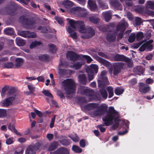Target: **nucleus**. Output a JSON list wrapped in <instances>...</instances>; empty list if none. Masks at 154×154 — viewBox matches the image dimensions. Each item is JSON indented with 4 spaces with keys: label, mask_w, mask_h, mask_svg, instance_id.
I'll return each mask as SVG.
<instances>
[{
    "label": "nucleus",
    "mask_w": 154,
    "mask_h": 154,
    "mask_svg": "<svg viewBox=\"0 0 154 154\" xmlns=\"http://www.w3.org/2000/svg\"><path fill=\"white\" fill-rule=\"evenodd\" d=\"M42 44V43L40 41H35L31 43L30 46V48L31 49H32L35 48L37 46L39 45Z\"/></svg>",
    "instance_id": "31"
},
{
    "label": "nucleus",
    "mask_w": 154,
    "mask_h": 154,
    "mask_svg": "<svg viewBox=\"0 0 154 154\" xmlns=\"http://www.w3.org/2000/svg\"><path fill=\"white\" fill-rule=\"evenodd\" d=\"M29 33V31H19L18 33L19 35L22 37L28 38Z\"/></svg>",
    "instance_id": "33"
},
{
    "label": "nucleus",
    "mask_w": 154,
    "mask_h": 154,
    "mask_svg": "<svg viewBox=\"0 0 154 154\" xmlns=\"http://www.w3.org/2000/svg\"><path fill=\"white\" fill-rule=\"evenodd\" d=\"M54 135L52 134H48L46 136L47 138L50 141L52 140L53 139Z\"/></svg>",
    "instance_id": "62"
},
{
    "label": "nucleus",
    "mask_w": 154,
    "mask_h": 154,
    "mask_svg": "<svg viewBox=\"0 0 154 154\" xmlns=\"http://www.w3.org/2000/svg\"><path fill=\"white\" fill-rule=\"evenodd\" d=\"M9 86L8 85H5L3 87L1 90V95L3 97L5 94L6 92L8 90Z\"/></svg>",
    "instance_id": "35"
},
{
    "label": "nucleus",
    "mask_w": 154,
    "mask_h": 154,
    "mask_svg": "<svg viewBox=\"0 0 154 154\" xmlns=\"http://www.w3.org/2000/svg\"><path fill=\"white\" fill-rule=\"evenodd\" d=\"M67 30L70 33L71 36L73 38L76 39L77 38V35L76 32L73 31V30L69 27Z\"/></svg>",
    "instance_id": "29"
},
{
    "label": "nucleus",
    "mask_w": 154,
    "mask_h": 154,
    "mask_svg": "<svg viewBox=\"0 0 154 154\" xmlns=\"http://www.w3.org/2000/svg\"><path fill=\"white\" fill-rule=\"evenodd\" d=\"M90 66L91 68L93 69L95 73H97L98 71V66L95 64H91Z\"/></svg>",
    "instance_id": "59"
},
{
    "label": "nucleus",
    "mask_w": 154,
    "mask_h": 154,
    "mask_svg": "<svg viewBox=\"0 0 154 154\" xmlns=\"http://www.w3.org/2000/svg\"><path fill=\"white\" fill-rule=\"evenodd\" d=\"M67 58H69L70 60H75L80 59L81 56L71 51H68L66 54Z\"/></svg>",
    "instance_id": "8"
},
{
    "label": "nucleus",
    "mask_w": 154,
    "mask_h": 154,
    "mask_svg": "<svg viewBox=\"0 0 154 154\" xmlns=\"http://www.w3.org/2000/svg\"><path fill=\"white\" fill-rule=\"evenodd\" d=\"M7 96L8 97L2 103L3 106H7L11 103L14 100L16 94L15 91L13 88H11L8 92Z\"/></svg>",
    "instance_id": "4"
},
{
    "label": "nucleus",
    "mask_w": 154,
    "mask_h": 154,
    "mask_svg": "<svg viewBox=\"0 0 154 154\" xmlns=\"http://www.w3.org/2000/svg\"><path fill=\"white\" fill-rule=\"evenodd\" d=\"M54 154H69L68 149L65 147L59 149L54 152Z\"/></svg>",
    "instance_id": "17"
},
{
    "label": "nucleus",
    "mask_w": 154,
    "mask_h": 154,
    "mask_svg": "<svg viewBox=\"0 0 154 154\" xmlns=\"http://www.w3.org/2000/svg\"><path fill=\"white\" fill-rule=\"evenodd\" d=\"M106 108L103 106H100L98 109L93 112L94 115L96 116H100L102 115L105 112Z\"/></svg>",
    "instance_id": "12"
},
{
    "label": "nucleus",
    "mask_w": 154,
    "mask_h": 154,
    "mask_svg": "<svg viewBox=\"0 0 154 154\" xmlns=\"http://www.w3.org/2000/svg\"><path fill=\"white\" fill-rule=\"evenodd\" d=\"M135 24L137 25H139L142 23L141 19L139 17H136L135 18Z\"/></svg>",
    "instance_id": "54"
},
{
    "label": "nucleus",
    "mask_w": 154,
    "mask_h": 154,
    "mask_svg": "<svg viewBox=\"0 0 154 154\" xmlns=\"http://www.w3.org/2000/svg\"><path fill=\"white\" fill-rule=\"evenodd\" d=\"M153 42V40L151 39L147 42L144 44L146 48L148 50H151L152 49L153 45L151 44Z\"/></svg>",
    "instance_id": "27"
},
{
    "label": "nucleus",
    "mask_w": 154,
    "mask_h": 154,
    "mask_svg": "<svg viewBox=\"0 0 154 154\" xmlns=\"http://www.w3.org/2000/svg\"><path fill=\"white\" fill-rule=\"evenodd\" d=\"M69 137H70L73 141L75 142H78L79 140V137L77 136V134H75L72 135V136L69 135Z\"/></svg>",
    "instance_id": "39"
},
{
    "label": "nucleus",
    "mask_w": 154,
    "mask_h": 154,
    "mask_svg": "<svg viewBox=\"0 0 154 154\" xmlns=\"http://www.w3.org/2000/svg\"><path fill=\"white\" fill-rule=\"evenodd\" d=\"M93 57L100 63L106 67L109 66L111 65L109 62L99 57L97 55H94Z\"/></svg>",
    "instance_id": "10"
},
{
    "label": "nucleus",
    "mask_w": 154,
    "mask_h": 154,
    "mask_svg": "<svg viewBox=\"0 0 154 154\" xmlns=\"http://www.w3.org/2000/svg\"><path fill=\"white\" fill-rule=\"evenodd\" d=\"M107 90L108 91L109 94V97H112L113 95V88L111 87H108L107 88Z\"/></svg>",
    "instance_id": "46"
},
{
    "label": "nucleus",
    "mask_w": 154,
    "mask_h": 154,
    "mask_svg": "<svg viewBox=\"0 0 154 154\" xmlns=\"http://www.w3.org/2000/svg\"><path fill=\"white\" fill-rule=\"evenodd\" d=\"M109 3L111 6L118 9L121 10L122 6L118 0H110Z\"/></svg>",
    "instance_id": "15"
},
{
    "label": "nucleus",
    "mask_w": 154,
    "mask_h": 154,
    "mask_svg": "<svg viewBox=\"0 0 154 154\" xmlns=\"http://www.w3.org/2000/svg\"><path fill=\"white\" fill-rule=\"evenodd\" d=\"M79 91L83 94H85L88 96H91L94 93L93 91L92 90L82 86L80 87Z\"/></svg>",
    "instance_id": "9"
},
{
    "label": "nucleus",
    "mask_w": 154,
    "mask_h": 154,
    "mask_svg": "<svg viewBox=\"0 0 154 154\" xmlns=\"http://www.w3.org/2000/svg\"><path fill=\"white\" fill-rule=\"evenodd\" d=\"M5 66L8 68H11L12 67H14V66L13 63H7L5 64Z\"/></svg>",
    "instance_id": "58"
},
{
    "label": "nucleus",
    "mask_w": 154,
    "mask_h": 154,
    "mask_svg": "<svg viewBox=\"0 0 154 154\" xmlns=\"http://www.w3.org/2000/svg\"><path fill=\"white\" fill-rule=\"evenodd\" d=\"M33 147V148L35 150L39 149H44L45 148L47 147V145L45 146H43V144L40 143H37L35 144L32 145Z\"/></svg>",
    "instance_id": "19"
},
{
    "label": "nucleus",
    "mask_w": 154,
    "mask_h": 154,
    "mask_svg": "<svg viewBox=\"0 0 154 154\" xmlns=\"http://www.w3.org/2000/svg\"><path fill=\"white\" fill-rule=\"evenodd\" d=\"M126 61H125L127 62V65L128 67H131L133 66V63L132 61L129 59L126 58Z\"/></svg>",
    "instance_id": "56"
},
{
    "label": "nucleus",
    "mask_w": 154,
    "mask_h": 154,
    "mask_svg": "<svg viewBox=\"0 0 154 154\" xmlns=\"http://www.w3.org/2000/svg\"><path fill=\"white\" fill-rule=\"evenodd\" d=\"M58 146V143L57 142L54 141L51 143L49 145L48 150L52 151L56 149Z\"/></svg>",
    "instance_id": "24"
},
{
    "label": "nucleus",
    "mask_w": 154,
    "mask_h": 154,
    "mask_svg": "<svg viewBox=\"0 0 154 154\" xmlns=\"http://www.w3.org/2000/svg\"><path fill=\"white\" fill-rule=\"evenodd\" d=\"M88 5L90 7V10L94 11H96L97 9V6L95 3L94 0H88Z\"/></svg>",
    "instance_id": "16"
},
{
    "label": "nucleus",
    "mask_w": 154,
    "mask_h": 154,
    "mask_svg": "<svg viewBox=\"0 0 154 154\" xmlns=\"http://www.w3.org/2000/svg\"><path fill=\"white\" fill-rule=\"evenodd\" d=\"M98 2L99 5L102 9L108 8V5L105 4L103 2L101 1L100 0H98Z\"/></svg>",
    "instance_id": "43"
},
{
    "label": "nucleus",
    "mask_w": 154,
    "mask_h": 154,
    "mask_svg": "<svg viewBox=\"0 0 154 154\" xmlns=\"http://www.w3.org/2000/svg\"><path fill=\"white\" fill-rule=\"evenodd\" d=\"M48 58V56L47 55H41L39 56V59L42 61L46 60Z\"/></svg>",
    "instance_id": "57"
},
{
    "label": "nucleus",
    "mask_w": 154,
    "mask_h": 154,
    "mask_svg": "<svg viewBox=\"0 0 154 154\" xmlns=\"http://www.w3.org/2000/svg\"><path fill=\"white\" fill-rule=\"evenodd\" d=\"M16 42L18 45L20 46H23L25 44L24 41L19 38H17Z\"/></svg>",
    "instance_id": "32"
},
{
    "label": "nucleus",
    "mask_w": 154,
    "mask_h": 154,
    "mask_svg": "<svg viewBox=\"0 0 154 154\" xmlns=\"http://www.w3.org/2000/svg\"><path fill=\"white\" fill-rule=\"evenodd\" d=\"M124 91V89L123 88H119L116 89L115 90V94L118 95H119L122 94Z\"/></svg>",
    "instance_id": "49"
},
{
    "label": "nucleus",
    "mask_w": 154,
    "mask_h": 154,
    "mask_svg": "<svg viewBox=\"0 0 154 154\" xmlns=\"http://www.w3.org/2000/svg\"><path fill=\"white\" fill-rule=\"evenodd\" d=\"M144 37L143 33L142 32H138L136 35V38L138 41L142 40Z\"/></svg>",
    "instance_id": "40"
},
{
    "label": "nucleus",
    "mask_w": 154,
    "mask_h": 154,
    "mask_svg": "<svg viewBox=\"0 0 154 154\" xmlns=\"http://www.w3.org/2000/svg\"><path fill=\"white\" fill-rule=\"evenodd\" d=\"M84 58L85 59L88 63H90L92 61V59L89 56L87 55H84L83 56Z\"/></svg>",
    "instance_id": "63"
},
{
    "label": "nucleus",
    "mask_w": 154,
    "mask_h": 154,
    "mask_svg": "<svg viewBox=\"0 0 154 154\" xmlns=\"http://www.w3.org/2000/svg\"><path fill=\"white\" fill-rule=\"evenodd\" d=\"M119 115L117 112L116 111L113 107H110L109 109V112L107 115L103 119L105 122L104 124L106 126H109L112 124L113 120L115 123L110 128L111 130H114L119 126V120L118 119Z\"/></svg>",
    "instance_id": "2"
},
{
    "label": "nucleus",
    "mask_w": 154,
    "mask_h": 154,
    "mask_svg": "<svg viewBox=\"0 0 154 154\" xmlns=\"http://www.w3.org/2000/svg\"><path fill=\"white\" fill-rule=\"evenodd\" d=\"M127 26V23L124 21L121 22L117 25L116 29L118 31H120L121 32H123Z\"/></svg>",
    "instance_id": "14"
},
{
    "label": "nucleus",
    "mask_w": 154,
    "mask_h": 154,
    "mask_svg": "<svg viewBox=\"0 0 154 154\" xmlns=\"http://www.w3.org/2000/svg\"><path fill=\"white\" fill-rule=\"evenodd\" d=\"M83 63L81 62H78L75 63L73 65V68L75 69H80L82 66L83 64Z\"/></svg>",
    "instance_id": "48"
},
{
    "label": "nucleus",
    "mask_w": 154,
    "mask_h": 154,
    "mask_svg": "<svg viewBox=\"0 0 154 154\" xmlns=\"http://www.w3.org/2000/svg\"><path fill=\"white\" fill-rule=\"evenodd\" d=\"M59 141L63 146L68 145L70 143V142L68 139L60 140Z\"/></svg>",
    "instance_id": "44"
},
{
    "label": "nucleus",
    "mask_w": 154,
    "mask_h": 154,
    "mask_svg": "<svg viewBox=\"0 0 154 154\" xmlns=\"http://www.w3.org/2000/svg\"><path fill=\"white\" fill-rule=\"evenodd\" d=\"M89 19L90 21L94 23H97L99 21V19L94 18L93 17H90Z\"/></svg>",
    "instance_id": "51"
},
{
    "label": "nucleus",
    "mask_w": 154,
    "mask_h": 154,
    "mask_svg": "<svg viewBox=\"0 0 154 154\" xmlns=\"http://www.w3.org/2000/svg\"><path fill=\"white\" fill-rule=\"evenodd\" d=\"M63 5L65 7L68 8L73 5V3L70 1L68 0H64L63 3Z\"/></svg>",
    "instance_id": "28"
},
{
    "label": "nucleus",
    "mask_w": 154,
    "mask_h": 154,
    "mask_svg": "<svg viewBox=\"0 0 154 154\" xmlns=\"http://www.w3.org/2000/svg\"><path fill=\"white\" fill-rule=\"evenodd\" d=\"M150 90V87L148 85L140 83L139 85V90L143 93H147Z\"/></svg>",
    "instance_id": "13"
},
{
    "label": "nucleus",
    "mask_w": 154,
    "mask_h": 154,
    "mask_svg": "<svg viewBox=\"0 0 154 154\" xmlns=\"http://www.w3.org/2000/svg\"><path fill=\"white\" fill-rule=\"evenodd\" d=\"M117 33L114 31H110L107 34V40L109 42H113L116 40Z\"/></svg>",
    "instance_id": "11"
},
{
    "label": "nucleus",
    "mask_w": 154,
    "mask_h": 154,
    "mask_svg": "<svg viewBox=\"0 0 154 154\" xmlns=\"http://www.w3.org/2000/svg\"><path fill=\"white\" fill-rule=\"evenodd\" d=\"M123 68V64L121 63H114L113 64V69L112 68H110L109 71L111 74L113 71V74L114 75H116L119 73L121 69Z\"/></svg>",
    "instance_id": "7"
},
{
    "label": "nucleus",
    "mask_w": 154,
    "mask_h": 154,
    "mask_svg": "<svg viewBox=\"0 0 154 154\" xmlns=\"http://www.w3.org/2000/svg\"><path fill=\"white\" fill-rule=\"evenodd\" d=\"M80 8L79 7L72 8L70 9V12L72 14H79Z\"/></svg>",
    "instance_id": "34"
},
{
    "label": "nucleus",
    "mask_w": 154,
    "mask_h": 154,
    "mask_svg": "<svg viewBox=\"0 0 154 154\" xmlns=\"http://www.w3.org/2000/svg\"><path fill=\"white\" fill-rule=\"evenodd\" d=\"M107 73L106 70H104L101 72V75L102 81L99 80L98 81V87L100 88H103L106 85L109 84V83L107 77L104 76L106 75Z\"/></svg>",
    "instance_id": "6"
},
{
    "label": "nucleus",
    "mask_w": 154,
    "mask_h": 154,
    "mask_svg": "<svg viewBox=\"0 0 154 154\" xmlns=\"http://www.w3.org/2000/svg\"><path fill=\"white\" fill-rule=\"evenodd\" d=\"M72 150L76 153H80L82 151V149L78 146L74 145L72 147Z\"/></svg>",
    "instance_id": "42"
},
{
    "label": "nucleus",
    "mask_w": 154,
    "mask_h": 154,
    "mask_svg": "<svg viewBox=\"0 0 154 154\" xmlns=\"http://www.w3.org/2000/svg\"><path fill=\"white\" fill-rule=\"evenodd\" d=\"M55 19L61 25H63V21L61 18L59 17H56Z\"/></svg>",
    "instance_id": "60"
},
{
    "label": "nucleus",
    "mask_w": 154,
    "mask_h": 154,
    "mask_svg": "<svg viewBox=\"0 0 154 154\" xmlns=\"http://www.w3.org/2000/svg\"><path fill=\"white\" fill-rule=\"evenodd\" d=\"M43 93L45 96L50 97L53 98V97L49 91L48 90H45L42 91Z\"/></svg>",
    "instance_id": "52"
},
{
    "label": "nucleus",
    "mask_w": 154,
    "mask_h": 154,
    "mask_svg": "<svg viewBox=\"0 0 154 154\" xmlns=\"http://www.w3.org/2000/svg\"><path fill=\"white\" fill-rule=\"evenodd\" d=\"M79 81L82 84L85 85L86 82V78L84 74L80 75H79Z\"/></svg>",
    "instance_id": "26"
},
{
    "label": "nucleus",
    "mask_w": 154,
    "mask_h": 154,
    "mask_svg": "<svg viewBox=\"0 0 154 154\" xmlns=\"http://www.w3.org/2000/svg\"><path fill=\"white\" fill-rule=\"evenodd\" d=\"M4 33L7 35H11L14 33V31L12 28H8L5 29Z\"/></svg>",
    "instance_id": "37"
},
{
    "label": "nucleus",
    "mask_w": 154,
    "mask_h": 154,
    "mask_svg": "<svg viewBox=\"0 0 154 154\" xmlns=\"http://www.w3.org/2000/svg\"><path fill=\"white\" fill-rule=\"evenodd\" d=\"M49 46L50 50L51 52H54L56 51L57 48L54 45H49Z\"/></svg>",
    "instance_id": "55"
},
{
    "label": "nucleus",
    "mask_w": 154,
    "mask_h": 154,
    "mask_svg": "<svg viewBox=\"0 0 154 154\" xmlns=\"http://www.w3.org/2000/svg\"><path fill=\"white\" fill-rule=\"evenodd\" d=\"M104 125H98L97 126V127L100 128V131L101 132H104L105 130L106 129L105 128L103 127V126H104Z\"/></svg>",
    "instance_id": "61"
},
{
    "label": "nucleus",
    "mask_w": 154,
    "mask_h": 154,
    "mask_svg": "<svg viewBox=\"0 0 154 154\" xmlns=\"http://www.w3.org/2000/svg\"><path fill=\"white\" fill-rule=\"evenodd\" d=\"M98 105L97 104L91 103H89L85 106V108L87 110H91L95 109L98 107Z\"/></svg>",
    "instance_id": "22"
},
{
    "label": "nucleus",
    "mask_w": 154,
    "mask_h": 154,
    "mask_svg": "<svg viewBox=\"0 0 154 154\" xmlns=\"http://www.w3.org/2000/svg\"><path fill=\"white\" fill-rule=\"evenodd\" d=\"M114 59L116 61H125L127 60L126 57L124 56L118 54L114 57Z\"/></svg>",
    "instance_id": "23"
},
{
    "label": "nucleus",
    "mask_w": 154,
    "mask_h": 154,
    "mask_svg": "<svg viewBox=\"0 0 154 154\" xmlns=\"http://www.w3.org/2000/svg\"><path fill=\"white\" fill-rule=\"evenodd\" d=\"M88 77V79L89 81L92 80L94 78V73L92 70L91 69H88L87 70Z\"/></svg>",
    "instance_id": "36"
},
{
    "label": "nucleus",
    "mask_w": 154,
    "mask_h": 154,
    "mask_svg": "<svg viewBox=\"0 0 154 154\" xmlns=\"http://www.w3.org/2000/svg\"><path fill=\"white\" fill-rule=\"evenodd\" d=\"M146 7L154 9V1H148L146 4Z\"/></svg>",
    "instance_id": "30"
},
{
    "label": "nucleus",
    "mask_w": 154,
    "mask_h": 154,
    "mask_svg": "<svg viewBox=\"0 0 154 154\" xmlns=\"http://www.w3.org/2000/svg\"><path fill=\"white\" fill-rule=\"evenodd\" d=\"M71 26L73 29L79 28V31L81 33V37L84 39L91 38L95 34L94 30L91 27L86 28L82 21H75L67 19Z\"/></svg>",
    "instance_id": "1"
},
{
    "label": "nucleus",
    "mask_w": 154,
    "mask_h": 154,
    "mask_svg": "<svg viewBox=\"0 0 154 154\" xmlns=\"http://www.w3.org/2000/svg\"><path fill=\"white\" fill-rule=\"evenodd\" d=\"M102 14L106 22L109 21L111 18V13L110 11L103 12Z\"/></svg>",
    "instance_id": "18"
},
{
    "label": "nucleus",
    "mask_w": 154,
    "mask_h": 154,
    "mask_svg": "<svg viewBox=\"0 0 154 154\" xmlns=\"http://www.w3.org/2000/svg\"><path fill=\"white\" fill-rule=\"evenodd\" d=\"M62 83L67 95L73 93L75 91V85L72 79H66L63 81Z\"/></svg>",
    "instance_id": "3"
},
{
    "label": "nucleus",
    "mask_w": 154,
    "mask_h": 154,
    "mask_svg": "<svg viewBox=\"0 0 154 154\" xmlns=\"http://www.w3.org/2000/svg\"><path fill=\"white\" fill-rule=\"evenodd\" d=\"M37 35L35 32H31L29 31L28 38H35L36 37Z\"/></svg>",
    "instance_id": "53"
},
{
    "label": "nucleus",
    "mask_w": 154,
    "mask_h": 154,
    "mask_svg": "<svg viewBox=\"0 0 154 154\" xmlns=\"http://www.w3.org/2000/svg\"><path fill=\"white\" fill-rule=\"evenodd\" d=\"M19 21L23 24L28 26L30 28L34 27L35 22L33 20L32 18L27 16H20L19 19Z\"/></svg>",
    "instance_id": "5"
},
{
    "label": "nucleus",
    "mask_w": 154,
    "mask_h": 154,
    "mask_svg": "<svg viewBox=\"0 0 154 154\" xmlns=\"http://www.w3.org/2000/svg\"><path fill=\"white\" fill-rule=\"evenodd\" d=\"M24 63L23 59L21 58H17L15 60L14 68H18L22 66Z\"/></svg>",
    "instance_id": "20"
},
{
    "label": "nucleus",
    "mask_w": 154,
    "mask_h": 154,
    "mask_svg": "<svg viewBox=\"0 0 154 154\" xmlns=\"http://www.w3.org/2000/svg\"><path fill=\"white\" fill-rule=\"evenodd\" d=\"M6 116V110L3 109H0V118L5 117Z\"/></svg>",
    "instance_id": "47"
},
{
    "label": "nucleus",
    "mask_w": 154,
    "mask_h": 154,
    "mask_svg": "<svg viewBox=\"0 0 154 154\" xmlns=\"http://www.w3.org/2000/svg\"><path fill=\"white\" fill-rule=\"evenodd\" d=\"M35 149L33 148V146L32 145L29 146L26 151V154H35Z\"/></svg>",
    "instance_id": "25"
},
{
    "label": "nucleus",
    "mask_w": 154,
    "mask_h": 154,
    "mask_svg": "<svg viewBox=\"0 0 154 154\" xmlns=\"http://www.w3.org/2000/svg\"><path fill=\"white\" fill-rule=\"evenodd\" d=\"M88 14V13L84 9H82L80 8L79 15V16L84 17H85Z\"/></svg>",
    "instance_id": "38"
},
{
    "label": "nucleus",
    "mask_w": 154,
    "mask_h": 154,
    "mask_svg": "<svg viewBox=\"0 0 154 154\" xmlns=\"http://www.w3.org/2000/svg\"><path fill=\"white\" fill-rule=\"evenodd\" d=\"M100 92L103 97L105 99H106L107 97V93L106 90L103 88L100 90Z\"/></svg>",
    "instance_id": "41"
},
{
    "label": "nucleus",
    "mask_w": 154,
    "mask_h": 154,
    "mask_svg": "<svg viewBox=\"0 0 154 154\" xmlns=\"http://www.w3.org/2000/svg\"><path fill=\"white\" fill-rule=\"evenodd\" d=\"M136 38V35L134 33H131L128 38V41L132 43L134 42Z\"/></svg>",
    "instance_id": "45"
},
{
    "label": "nucleus",
    "mask_w": 154,
    "mask_h": 154,
    "mask_svg": "<svg viewBox=\"0 0 154 154\" xmlns=\"http://www.w3.org/2000/svg\"><path fill=\"white\" fill-rule=\"evenodd\" d=\"M133 71L135 74L140 75L143 73L144 69L142 67L137 66L134 69Z\"/></svg>",
    "instance_id": "21"
},
{
    "label": "nucleus",
    "mask_w": 154,
    "mask_h": 154,
    "mask_svg": "<svg viewBox=\"0 0 154 154\" xmlns=\"http://www.w3.org/2000/svg\"><path fill=\"white\" fill-rule=\"evenodd\" d=\"M28 87L29 90L31 93H32L33 92L35 91V88L33 87L32 85H28Z\"/></svg>",
    "instance_id": "64"
},
{
    "label": "nucleus",
    "mask_w": 154,
    "mask_h": 154,
    "mask_svg": "<svg viewBox=\"0 0 154 154\" xmlns=\"http://www.w3.org/2000/svg\"><path fill=\"white\" fill-rule=\"evenodd\" d=\"M38 30H41L42 33H47L48 32L47 29L45 26H39L37 28Z\"/></svg>",
    "instance_id": "50"
}]
</instances>
